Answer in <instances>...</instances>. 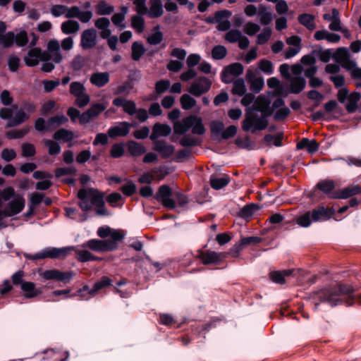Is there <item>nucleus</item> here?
Masks as SVG:
<instances>
[{
    "label": "nucleus",
    "mask_w": 361,
    "mask_h": 361,
    "mask_svg": "<svg viewBox=\"0 0 361 361\" xmlns=\"http://www.w3.org/2000/svg\"><path fill=\"white\" fill-rule=\"evenodd\" d=\"M259 16H260V22L264 25H269L272 20V14L267 11V7L262 4L259 7Z\"/></svg>",
    "instance_id": "37998d69"
},
{
    "label": "nucleus",
    "mask_w": 361,
    "mask_h": 361,
    "mask_svg": "<svg viewBox=\"0 0 361 361\" xmlns=\"http://www.w3.org/2000/svg\"><path fill=\"white\" fill-rule=\"evenodd\" d=\"M90 80L97 87H102L109 82V74L108 72L94 73L91 75Z\"/></svg>",
    "instance_id": "393cba45"
},
{
    "label": "nucleus",
    "mask_w": 361,
    "mask_h": 361,
    "mask_svg": "<svg viewBox=\"0 0 361 361\" xmlns=\"http://www.w3.org/2000/svg\"><path fill=\"white\" fill-rule=\"evenodd\" d=\"M104 194L102 192L97 191V195L94 197L92 204L96 206V214L98 216H109L110 212L105 207V202L104 200Z\"/></svg>",
    "instance_id": "a211bd4d"
},
{
    "label": "nucleus",
    "mask_w": 361,
    "mask_h": 361,
    "mask_svg": "<svg viewBox=\"0 0 361 361\" xmlns=\"http://www.w3.org/2000/svg\"><path fill=\"white\" fill-rule=\"evenodd\" d=\"M260 209V207L255 203H250L243 206L238 212V216L245 220H249L253 214Z\"/></svg>",
    "instance_id": "b1692460"
},
{
    "label": "nucleus",
    "mask_w": 361,
    "mask_h": 361,
    "mask_svg": "<svg viewBox=\"0 0 361 361\" xmlns=\"http://www.w3.org/2000/svg\"><path fill=\"white\" fill-rule=\"evenodd\" d=\"M339 199H347L357 195L361 197V185H352L340 190Z\"/></svg>",
    "instance_id": "cd10ccee"
},
{
    "label": "nucleus",
    "mask_w": 361,
    "mask_h": 361,
    "mask_svg": "<svg viewBox=\"0 0 361 361\" xmlns=\"http://www.w3.org/2000/svg\"><path fill=\"white\" fill-rule=\"evenodd\" d=\"M131 49V58L135 61H139L146 51L144 45L139 42H134L132 44Z\"/></svg>",
    "instance_id": "a19ab883"
},
{
    "label": "nucleus",
    "mask_w": 361,
    "mask_h": 361,
    "mask_svg": "<svg viewBox=\"0 0 361 361\" xmlns=\"http://www.w3.org/2000/svg\"><path fill=\"white\" fill-rule=\"evenodd\" d=\"M76 259L80 262H87L90 261H99L101 259L93 255L89 251L85 250H75Z\"/></svg>",
    "instance_id": "4c0bfd02"
},
{
    "label": "nucleus",
    "mask_w": 361,
    "mask_h": 361,
    "mask_svg": "<svg viewBox=\"0 0 361 361\" xmlns=\"http://www.w3.org/2000/svg\"><path fill=\"white\" fill-rule=\"evenodd\" d=\"M133 88V85L130 81H125L123 84L118 85L114 91L115 94L128 95L130 90Z\"/></svg>",
    "instance_id": "5fc2aeb1"
},
{
    "label": "nucleus",
    "mask_w": 361,
    "mask_h": 361,
    "mask_svg": "<svg viewBox=\"0 0 361 361\" xmlns=\"http://www.w3.org/2000/svg\"><path fill=\"white\" fill-rule=\"evenodd\" d=\"M180 103L184 110H190L196 105V100L188 94H183L180 98Z\"/></svg>",
    "instance_id": "c03bdc74"
},
{
    "label": "nucleus",
    "mask_w": 361,
    "mask_h": 361,
    "mask_svg": "<svg viewBox=\"0 0 361 361\" xmlns=\"http://www.w3.org/2000/svg\"><path fill=\"white\" fill-rule=\"evenodd\" d=\"M130 123L123 121L119 123L118 126H112L109 128L107 131L108 136L111 138L116 137L126 136L130 132Z\"/></svg>",
    "instance_id": "dca6fc26"
},
{
    "label": "nucleus",
    "mask_w": 361,
    "mask_h": 361,
    "mask_svg": "<svg viewBox=\"0 0 361 361\" xmlns=\"http://www.w3.org/2000/svg\"><path fill=\"white\" fill-rule=\"evenodd\" d=\"M246 90L245 81L243 78H238L233 82L231 91L233 94L242 97L245 94Z\"/></svg>",
    "instance_id": "79ce46f5"
},
{
    "label": "nucleus",
    "mask_w": 361,
    "mask_h": 361,
    "mask_svg": "<svg viewBox=\"0 0 361 361\" xmlns=\"http://www.w3.org/2000/svg\"><path fill=\"white\" fill-rule=\"evenodd\" d=\"M193 119V115H190L184 118L182 122H176L173 126V133L177 135H186L190 128L192 127L191 120Z\"/></svg>",
    "instance_id": "4be33fe9"
},
{
    "label": "nucleus",
    "mask_w": 361,
    "mask_h": 361,
    "mask_svg": "<svg viewBox=\"0 0 361 361\" xmlns=\"http://www.w3.org/2000/svg\"><path fill=\"white\" fill-rule=\"evenodd\" d=\"M85 64V60L80 55L75 56L72 62H71V68L74 71H80Z\"/></svg>",
    "instance_id": "774afa93"
},
{
    "label": "nucleus",
    "mask_w": 361,
    "mask_h": 361,
    "mask_svg": "<svg viewBox=\"0 0 361 361\" xmlns=\"http://www.w3.org/2000/svg\"><path fill=\"white\" fill-rule=\"evenodd\" d=\"M179 144L184 147H192L199 145L198 139L190 135H184L179 140Z\"/></svg>",
    "instance_id": "603ef678"
},
{
    "label": "nucleus",
    "mask_w": 361,
    "mask_h": 361,
    "mask_svg": "<svg viewBox=\"0 0 361 361\" xmlns=\"http://www.w3.org/2000/svg\"><path fill=\"white\" fill-rule=\"evenodd\" d=\"M195 257L200 259L204 265H219L227 257V253L225 252H216L211 250L202 251L199 250Z\"/></svg>",
    "instance_id": "0eeeda50"
},
{
    "label": "nucleus",
    "mask_w": 361,
    "mask_h": 361,
    "mask_svg": "<svg viewBox=\"0 0 361 361\" xmlns=\"http://www.w3.org/2000/svg\"><path fill=\"white\" fill-rule=\"evenodd\" d=\"M29 42L27 32L25 30H20L16 35L13 31L7 32L4 35H0V45L3 49H9L15 44L17 47H23Z\"/></svg>",
    "instance_id": "39448f33"
},
{
    "label": "nucleus",
    "mask_w": 361,
    "mask_h": 361,
    "mask_svg": "<svg viewBox=\"0 0 361 361\" xmlns=\"http://www.w3.org/2000/svg\"><path fill=\"white\" fill-rule=\"evenodd\" d=\"M154 197L169 209H175L176 202L180 207H183L188 202V197L186 195L180 192L173 193L171 188L168 185H161Z\"/></svg>",
    "instance_id": "7ed1b4c3"
},
{
    "label": "nucleus",
    "mask_w": 361,
    "mask_h": 361,
    "mask_svg": "<svg viewBox=\"0 0 361 361\" xmlns=\"http://www.w3.org/2000/svg\"><path fill=\"white\" fill-rule=\"evenodd\" d=\"M39 274L44 280H55L63 282L64 283H68L73 276V271H61L59 269H53L45 271H39Z\"/></svg>",
    "instance_id": "1a4fd4ad"
},
{
    "label": "nucleus",
    "mask_w": 361,
    "mask_h": 361,
    "mask_svg": "<svg viewBox=\"0 0 361 361\" xmlns=\"http://www.w3.org/2000/svg\"><path fill=\"white\" fill-rule=\"evenodd\" d=\"M73 246L58 247H47L42 250L40 252L36 253L33 255H29L26 257L32 260L43 259L45 258L50 259H64L68 254L74 250Z\"/></svg>",
    "instance_id": "423d86ee"
},
{
    "label": "nucleus",
    "mask_w": 361,
    "mask_h": 361,
    "mask_svg": "<svg viewBox=\"0 0 361 361\" xmlns=\"http://www.w3.org/2000/svg\"><path fill=\"white\" fill-rule=\"evenodd\" d=\"M293 269H286L282 271H271L269 272L270 280L278 284H284L286 283L285 277L292 274Z\"/></svg>",
    "instance_id": "bb28decb"
},
{
    "label": "nucleus",
    "mask_w": 361,
    "mask_h": 361,
    "mask_svg": "<svg viewBox=\"0 0 361 361\" xmlns=\"http://www.w3.org/2000/svg\"><path fill=\"white\" fill-rule=\"evenodd\" d=\"M230 177L227 175H224V177H217L215 175H212L210 177V185L214 190H220L224 187L226 186L230 183Z\"/></svg>",
    "instance_id": "473e14b6"
},
{
    "label": "nucleus",
    "mask_w": 361,
    "mask_h": 361,
    "mask_svg": "<svg viewBox=\"0 0 361 361\" xmlns=\"http://www.w3.org/2000/svg\"><path fill=\"white\" fill-rule=\"evenodd\" d=\"M114 7L109 6L106 2L102 1L98 4L97 12L99 15H109L114 11Z\"/></svg>",
    "instance_id": "338daca9"
},
{
    "label": "nucleus",
    "mask_w": 361,
    "mask_h": 361,
    "mask_svg": "<svg viewBox=\"0 0 361 361\" xmlns=\"http://www.w3.org/2000/svg\"><path fill=\"white\" fill-rule=\"evenodd\" d=\"M106 109V106L101 103H95L91 106L87 111L92 118L97 117Z\"/></svg>",
    "instance_id": "69168bd1"
},
{
    "label": "nucleus",
    "mask_w": 361,
    "mask_h": 361,
    "mask_svg": "<svg viewBox=\"0 0 361 361\" xmlns=\"http://www.w3.org/2000/svg\"><path fill=\"white\" fill-rule=\"evenodd\" d=\"M97 44V32L94 28L84 30L81 35L80 46L87 50L93 48Z\"/></svg>",
    "instance_id": "2eb2a0df"
},
{
    "label": "nucleus",
    "mask_w": 361,
    "mask_h": 361,
    "mask_svg": "<svg viewBox=\"0 0 361 361\" xmlns=\"http://www.w3.org/2000/svg\"><path fill=\"white\" fill-rule=\"evenodd\" d=\"M283 139V133H279L276 135H271V134H267L266 135L264 138L263 141L264 142H267L268 145L274 140V145L276 147H281L282 146V140Z\"/></svg>",
    "instance_id": "09e8293b"
},
{
    "label": "nucleus",
    "mask_w": 361,
    "mask_h": 361,
    "mask_svg": "<svg viewBox=\"0 0 361 361\" xmlns=\"http://www.w3.org/2000/svg\"><path fill=\"white\" fill-rule=\"evenodd\" d=\"M61 31L65 35H71L77 32L80 29V24L74 20H68L62 23Z\"/></svg>",
    "instance_id": "c9c22d12"
},
{
    "label": "nucleus",
    "mask_w": 361,
    "mask_h": 361,
    "mask_svg": "<svg viewBox=\"0 0 361 361\" xmlns=\"http://www.w3.org/2000/svg\"><path fill=\"white\" fill-rule=\"evenodd\" d=\"M112 280L106 276H102L99 281L94 283L93 288L90 290V295H94L99 290L111 286Z\"/></svg>",
    "instance_id": "e433bc0d"
},
{
    "label": "nucleus",
    "mask_w": 361,
    "mask_h": 361,
    "mask_svg": "<svg viewBox=\"0 0 361 361\" xmlns=\"http://www.w3.org/2000/svg\"><path fill=\"white\" fill-rule=\"evenodd\" d=\"M40 47L30 49L27 55L24 56V61L27 66L35 67L39 62Z\"/></svg>",
    "instance_id": "5701e85b"
},
{
    "label": "nucleus",
    "mask_w": 361,
    "mask_h": 361,
    "mask_svg": "<svg viewBox=\"0 0 361 361\" xmlns=\"http://www.w3.org/2000/svg\"><path fill=\"white\" fill-rule=\"evenodd\" d=\"M120 190L124 195L129 197L135 193L137 187L136 185L130 180L128 181L127 184L121 186Z\"/></svg>",
    "instance_id": "680f3d73"
},
{
    "label": "nucleus",
    "mask_w": 361,
    "mask_h": 361,
    "mask_svg": "<svg viewBox=\"0 0 361 361\" xmlns=\"http://www.w3.org/2000/svg\"><path fill=\"white\" fill-rule=\"evenodd\" d=\"M112 104L117 107H123V111L130 116L137 112L136 104L134 101L116 97L113 100Z\"/></svg>",
    "instance_id": "f3484780"
},
{
    "label": "nucleus",
    "mask_w": 361,
    "mask_h": 361,
    "mask_svg": "<svg viewBox=\"0 0 361 361\" xmlns=\"http://www.w3.org/2000/svg\"><path fill=\"white\" fill-rule=\"evenodd\" d=\"M20 62V59L18 56L15 54L10 55L7 61L9 70L11 72H16L19 68Z\"/></svg>",
    "instance_id": "052dcab7"
},
{
    "label": "nucleus",
    "mask_w": 361,
    "mask_h": 361,
    "mask_svg": "<svg viewBox=\"0 0 361 361\" xmlns=\"http://www.w3.org/2000/svg\"><path fill=\"white\" fill-rule=\"evenodd\" d=\"M312 218L314 221H325L329 219L334 214L332 209L319 206L312 212Z\"/></svg>",
    "instance_id": "6ab92c4d"
},
{
    "label": "nucleus",
    "mask_w": 361,
    "mask_h": 361,
    "mask_svg": "<svg viewBox=\"0 0 361 361\" xmlns=\"http://www.w3.org/2000/svg\"><path fill=\"white\" fill-rule=\"evenodd\" d=\"M106 240L91 239L84 243L82 247H88L94 252H110Z\"/></svg>",
    "instance_id": "aec40b11"
},
{
    "label": "nucleus",
    "mask_w": 361,
    "mask_h": 361,
    "mask_svg": "<svg viewBox=\"0 0 361 361\" xmlns=\"http://www.w3.org/2000/svg\"><path fill=\"white\" fill-rule=\"evenodd\" d=\"M350 58V53L347 48L339 47L334 54V59L340 64Z\"/></svg>",
    "instance_id": "de8ad7c7"
},
{
    "label": "nucleus",
    "mask_w": 361,
    "mask_h": 361,
    "mask_svg": "<svg viewBox=\"0 0 361 361\" xmlns=\"http://www.w3.org/2000/svg\"><path fill=\"white\" fill-rule=\"evenodd\" d=\"M68 121V118L64 115H56L47 119L48 130L53 131L59 126L65 124Z\"/></svg>",
    "instance_id": "7c9ffc66"
},
{
    "label": "nucleus",
    "mask_w": 361,
    "mask_h": 361,
    "mask_svg": "<svg viewBox=\"0 0 361 361\" xmlns=\"http://www.w3.org/2000/svg\"><path fill=\"white\" fill-rule=\"evenodd\" d=\"M149 4L147 13L151 18H157L163 15L164 9L161 0H150Z\"/></svg>",
    "instance_id": "c85d7f7f"
},
{
    "label": "nucleus",
    "mask_w": 361,
    "mask_h": 361,
    "mask_svg": "<svg viewBox=\"0 0 361 361\" xmlns=\"http://www.w3.org/2000/svg\"><path fill=\"white\" fill-rule=\"evenodd\" d=\"M24 207L25 199L22 196H18L9 202L4 209V211L6 212V216L11 217L20 213Z\"/></svg>",
    "instance_id": "ddd939ff"
},
{
    "label": "nucleus",
    "mask_w": 361,
    "mask_h": 361,
    "mask_svg": "<svg viewBox=\"0 0 361 361\" xmlns=\"http://www.w3.org/2000/svg\"><path fill=\"white\" fill-rule=\"evenodd\" d=\"M259 68L267 75H271L274 72L273 63L267 59H262L259 63Z\"/></svg>",
    "instance_id": "e2e57ef3"
},
{
    "label": "nucleus",
    "mask_w": 361,
    "mask_h": 361,
    "mask_svg": "<svg viewBox=\"0 0 361 361\" xmlns=\"http://www.w3.org/2000/svg\"><path fill=\"white\" fill-rule=\"evenodd\" d=\"M85 92V87L80 82H73L70 85V93L75 97H79Z\"/></svg>",
    "instance_id": "13d9d810"
},
{
    "label": "nucleus",
    "mask_w": 361,
    "mask_h": 361,
    "mask_svg": "<svg viewBox=\"0 0 361 361\" xmlns=\"http://www.w3.org/2000/svg\"><path fill=\"white\" fill-rule=\"evenodd\" d=\"M22 156L24 157H31L35 155L36 149L33 144L23 143L21 146Z\"/></svg>",
    "instance_id": "0e129e2a"
},
{
    "label": "nucleus",
    "mask_w": 361,
    "mask_h": 361,
    "mask_svg": "<svg viewBox=\"0 0 361 361\" xmlns=\"http://www.w3.org/2000/svg\"><path fill=\"white\" fill-rule=\"evenodd\" d=\"M336 183L333 180L325 179L319 181L315 187V190H318L326 195L330 199H339L340 191H336Z\"/></svg>",
    "instance_id": "9b49d317"
},
{
    "label": "nucleus",
    "mask_w": 361,
    "mask_h": 361,
    "mask_svg": "<svg viewBox=\"0 0 361 361\" xmlns=\"http://www.w3.org/2000/svg\"><path fill=\"white\" fill-rule=\"evenodd\" d=\"M250 90L255 94L259 93L264 86V81L262 77H258L250 83Z\"/></svg>",
    "instance_id": "4d7b16f0"
},
{
    "label": "nucleus",
    "mask_w": 361,
    "mask_h": 361,
    "mask_svg": "<svg viewBox=\"0 0 361 361\" xmlns=\"http://www.w3.org/2000/svg\"><path fill=\"white\" fill-rule=\"evenodd\" d=\"M227 49L223 45H216L212 50V56L215 60H221L226 57Z\"/></svg>",
    "instance_id": "8fccbe9b"
},
{
    "label": "nucleus",
    "mask_w": 361,
    "mask_h": 361,
    "mask_svg": "<svg viewBox=\"0 0 361 361\" xmlns=\"http://www.w3.org/2000/svg\"><path fill=\"white\" fill-rule=\"evenodd\" d=\"M124 145L123 143H116L111 147L110 155L112 158L117 159L121 157L124 154Z\"/></svg>",
    "instance_id": "bf43d9fd"
},
{
    "label": "nucleus",
    "mask_w": 361,
    "mask_h": 361,
    "mask_svg": "<svg viewBox=\"0 0 361 361\" xmlns=\"http://www.w3.org/2000/svg\"><path fill=\"white\" fill-rule=\"evenodd\" d=\"M353 288L347 284L338 283L321 289L317 293V298L321 302H328L331 307L344 303L351 306L355 303L361 305V293L354 294Z\"/></svg>",
    "instance_id": "f257e3e1"
},
{
    "label": "nucleus",
    "mask_w": 361,
    "mask_h": 361,
    "mask_svg": "<svg viewBox=\"0 0 361 361\" xmlns=\"http://www.w3.org/2000/svg\"><path fill=\"white\" fill-rule=\"evenodd\" d=\"M244 67L240 63H233L226 66L221 73V81L228 84L231 82V79H227L230 75L239 76L243 73Z\"/></svg>",
    "instance_id": "f8f14e48"
},
{
    "label": "nucleus",
    "mask_w": 361,
    "mask_h": 361,
    "mask_svg": "<svg viewBox=\"0 0 361 361\" xmlns=\"http://www.w3.org/2000/svg\"><path fill=\"white\" fill-rule=\"evenodd\" d=\"M53 138L55 140H63L64 142H70L74 138V133L71 130L65 128H60L54 133Z\"/></svg>",
    "instance_id": "58836bf2"
},
{
    "label": "nucleus",
    "mask_w": 361,
    "mask_h": 361,
    "mask_svg": "<svg viewBox=\"0 0 361 361\" xmlns=\"http://www.w3.org/2000/svg\"><path fill=\"white\" fill-rule=\"evenodd\" d=\"M44 144L48 147L49 155L55 156L61 152V146L58 142L51 140H47Z\"/></svg>",
    "instance_id": "6e6d98bb"
},
{
    "label": "nucleus",
    "mask_w": 361,
    "mask_h": 361,
    "mask_svg": "<svg viewBox=\"0 0 361 361\" xmlns=\"http://www.w3.org/2000/svg\"><path fill=\"white\" fill-rule=\"evenodd\" d=\"M361 98L360 93L358 92H353L348 97V102L345 105L348 113L353 114L357 109V102Z\"/></svg>",
    "instance_id": "72a5a7b5"
},
{
    "label": "nucleus",
    "mask_w": 361,
    "mask_h": 361,
    "mask_svg": "<svg viewBox=\"0 0 361 361\" xmlns=\"http://www.w3.org/2000/svg\"><path fill=\"white\" fill-rule=\"evenodd\" d=\"M128 151L133 157H140L144 154L147 149L145 147L136 141L130 140L127 143Z\"/></svg>",
    "instance_id": "c756f323"
},
{
    "label": "nucleus",
    "mask_w": 361,
    "mask_h": 361,
    "mask_svg": "<svg viewBox=\"0 0 361 361\" xmlns=\"http://www.w3.org/2000/svg\"><path fill=\"white\" fill-rule=\"evenodd\" d=\"M192 133L195 135H202L205 133L206 129L202 123L201 117L193 115V119L191 120Z\"/></svg>",
    "instance_id": "ea45409f"
},
{
    "label": "nucleus",
    "mask_w": 361,
    "mask_h": 361,
    "mask_svg": "<svg viewBox=\"0 0 361 361\" xmlns=\"http://www.w3.org/2000/svg\"><path fill=\"white\" fill-rule=\"evenodd\" d=\"M109 236L111 239L106 240V242L109 245V251L112 252L118 249V243L125 238V233L122 230L111 229V234Z\"/></svg>",
    "instance_id": "412c9836"
},
{
    "label": "nucleus",
    "mask_w": 361,
    "mask_h": 361,
    "mask_svg": "<svg viewBox=\"0 0 361 361\" xmlns=\"http://www.w3.org/2000/svg\"><path fill=\"white\" fill-rule=\"evenodd\" d=\"M30 116L23 109H20L15 114L14 116H12V118L7 122L6 127L13 128L18 126L28 120Z\"/></svg>",
    "instance_id": "a878e982"
},
{
    "label": "nucleus",
    "mask_w": 361,
    "mask_h": 361,
    "mask_svg": "<svg viewBox=\"0 0 361 361\" xmlns=\"http://www.w3.org/2000/svg\"><path fill=\"white\" fill-rule=\"evenodd\" d=\"M153 150L158 152L162 159H168L173 154L175 147L173 145L168 144L165 140H160L153 142Z\"/></svg>",
    "instance_id": "4468645a"
},
{
    "label": "nucleus",
    "mask_w": 361,
    "mask_h": 361,
    "mask_svg": "<svg viewBox=\"0 0 361 361\" xmlns=\"http://www.w3.org/2000/svg\"><path fill=\"white\" fill-rule=\"evenodd\" d=\"M298 22L309 30H314L316 27L314 16L310 13H302L298 17Z\"/></svg>",
    "instance_id": "f704fd0d"
},
{
    "label": "nucleus",
    "mask_w": 361,
    "mask_h": 361,
    "mask_svg": "<svg viewBox=\"0 0 361 361\" xmlns=\"http://www.w3.org/2000/svg\"><path fill=\"white\" fill-rule=\"evenodd\" d=\"M98 190L90 188H82L78 192L77 197L79 199L78 206L82 212H88L92 209V201L97 195Z\"/></svg>",
    "instance_id": "6e6552de"
},
{
    "label": "nucleus",
    "mask_w": 361,
    "mask_h": 361,
    "mask_svg": "<svg viewBox=\"0 0 361 361\" xmlns=\"http://www.w3.org/2000/svg\"><path fill=\"white\" fill-rule=\"evenodd\" d=\"M212 82L205 76H200L192 82L188 89V92L195 97H200L207 93L211 88Z\"/></svg>",
    "instance_id": "9d476101"
},
{
    "label": "nucleus",
    "mask_w": 361,
    "mask_h": 361,
    "mask_svg": "<svg viewBox=\"0 0 361 361\" xmlns=\"http://www.w3.org/2000/svg\"><path fill=\"white\" fill-rule=\"evenodd\" d=\"M312 221H314L312 218V212L310 211L305 212L296 219L297 224L302 227L310 226Z\"/></svg>",
    "instance_id": "3c124183"
},
{
    "label": "nucleus",
    "mask_w": 361,
    "mask_h": 361,
    "mask_svg": "<svg viewBox=\"0 0 361 361\" xmlns=\"http://www.w3.org/2000/svg\"><path fill=\"white\" fill-rule=\"evenodd\" d=\"M142 15H135L131 18V26L138 32H142L145 27V20Z\"/></svg>",
    "instance_id": "864d4df0"
},
{
    "label": "nucleus",
    "mask_w": 361,
    "mask_h": 361,
    "mask_svg": "<svg viewBox=\"0 0 361 361\" xmlns=\"http://www.w3.org/2000/svg\"><path fill=\"white\" fill-rule=\"evenodd\" d=\"M29 131L30 127L26 126L22 129L7 131L6 137L9 140L19 139L26 135Z\"/></svg>",
    "instance_id": "a18cd8bd"
},
{
    "label": "nucleus",
    "mask_w": 361,
    "mask_h": 361,
    "mask_svg": "<svg viewBox=\"0 0 361 361\" xmlns=\"http://www.w3.org/2000/svg\"><path fill=\"white\" fill-rule=\"evenodd\" d=\"M24 276L25 273L22 270L15 272L11 276V282L9 281L11 285L20 286L25 298L30 299L39 295L42 293V290L37 288L35 283L25 281ZM11 286L13 287V286Z\"/></svg>",
    "instance_id": "20e7f679"
},
{
    "label": "nucleus",
    "mask_w": 361,
    "mask_h": 361,
    "mask_svg": "<svg viewBox=\"0 0 361 361\" xmlns=\"http://www.w3.org/2000/svg\"><path fill=\"white\" fill-rule=\"evenodd\" d=\"M306 80L302 77H295L290 81L289 92L299 94L305 87Z\"/></svg>",
    "instance_id": "2f4dec72"
},
{
    "label": "nucleus",
    "mask_w": 361,
    "mask_h": 361,
    "mask_svg": "<svg viewBox=\"0 0 361 361\" xmlns=\"http://www.w3.org/2000/svg\"><path fill=\"white\" fill-rule=\"evenodd\" d=\"M265 108H256V111L262 113L261 116L252 111H247L242 121V129L245 132L250 131L255 133L257 130H263L268 127V118L274 114V109L265 104Z\"/></svg>",
    "instance_id": "f03ea898"
},
{
    "label": "nucleus",
    "mask_w": 361,
    "mask_h": 361,
    "mask_svg": "<svg viewBox=\"0 0 361 361\" xmlns=\"http://www.w3.org/2000/svg\"><path fill=\"white\" fill-rule=\"evenodd\" d=\"M312 54L319 56V59L324 63H327L330 61L331 57L334 58L331 49L322 50L321 47L319 49H313Z\"/></svg>",
    "instance_id": "49530a36"
}]
</instances>
